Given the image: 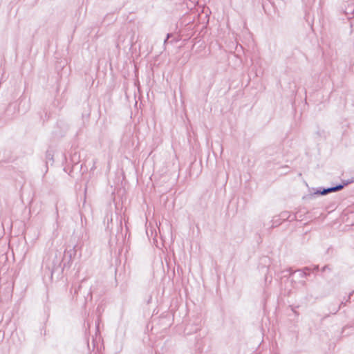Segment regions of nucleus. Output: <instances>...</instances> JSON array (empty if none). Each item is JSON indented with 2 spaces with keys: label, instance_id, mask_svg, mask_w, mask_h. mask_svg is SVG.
Here are the masks:
<instances>
[{
  "label": "nucleus",
  "instance_id": "nucleus-1",
  "mask_svg": "<svg viewBox=\"0 0 354 354\" xmlns=\"http://www.w3.org/2000/svg\"><path fill=\"white\" fill-rule=\"evenodd\" d=\"M75 247L65 250L64 254L57 250H50L45 255L41 266L43 279L52 281L54 274L61 277L65 268H71L76 255Z\"/></svg>",
  "mask_w": 354,
  "mask_h": 354
},
{
  "label": "nucleus",
  "instance_id": "nucleus-2",
  "mask_svg": "<svg viewBox=\"0 0 354 354\" xmlns=\"http://www.w3.org/2000/svg\"><path fill=\"white\" fill-rule=\"evenodd\" d=\"M30 107L29 101H26L24 97H20L19 102L10 103L6 110V113L9 115V113L14 110V113L22 112L25 113L28 111Z\"/></svg>",
  "mask_w": 354,
  "mask_h": 354
},
{
  "label": "nucleus",
  "instance_id": "nucleus-3",
  "mask_svg": "<svg viewBox=\"0 0 354 354\" xmlns=\"http://www.w3.org/2000/svg\"><path fill=\"white\" fill-rule=\"evenodd\" d=\"M348 183H344L337 184L335 186H331L329 187H319L313 194H317L319 196H324L331 192H335L342 189L345 186L347 185Z\"/></svg>",
  "mask_w": 354,
  "mask_h": 354
},
{
  "label": "nucleus",
  "instance_id": "nucleus-4",
  "mask_svg": "<svg viewBox=\"0 0 354 354\" xmlns=\"http://www.w3.org/2000/svg\"><path fill=\"white\" fill-rule=\"evenodd\" d=\"M310 270H311V267H304L302 269H298L295 271H292L291 270V268H290V269H288L286 270V272H288L289 277H291L292 275H293L294 274L297 272L299 274V277L301 278H303V277H306L308 276L310 274Z\"/></svg>",
  "mask_w": 354,
  "mask_h": 354
},
{
  "label": "nucleus",
  "instance_id": "nucleus-5",
  "mask_svg": "<svg viewBox=\"0 0 354 354\" xmlns=\"http://www.w3.org/2000/svg\"><path fill=\"white\" fill-rule=\"evenodd\" d=\"M279 219L281 221H295L297 219V216L295 214H292L289 212L284 211V212H282L279 215Z\"/></svg>",
  "mask_w": 354,
  "mask_h": 354
},
{
  "label": "nucleus",
  "instance_id": "nucleus-6",
  "mask_svg": "<svg viewBox=\"0 0 354 354\" xmlns=\"http://www.w3.org/2000/svg\"><path fill=\"white\" fill-rule=\"evenodd\" d=\"M200 326L198 324H196L194 325V328L192 330L189 328V326H187L185 328V331L187 333V335L191 334L192 332H197L200 330Z\"/></svg>",
  "mask_w": 354,
  "mask_h": 354
},
{
  "label": "nucleus",
  "instance_id": "nucleus-7",
  "mask_svg": "<svg viewBox=\"0 0 354 354\" xmlns=\"http://www.w3.org/2000/svg\"><path fill=\"white\" fill-rule=\"evenodd\" d=\"M85 291L86 292V295H85L84 294L83 297H84V301H85V303H86V302H87V301H88V300H90V301H91V300L92 299V291H91V288H88H88H86V289H85Z\"/></svg>",
  "mask_w": 354,
  "mask_h": 354
},
{
  "label": "nucleus",
  "instance_id": "nucleus-8",
  "mask_svg": "<svg viewBox=\"0 0 354 354\" xmlns=\"http://www.w3.org/2000/svg\"><path fill=\"white\" fill-rule=\"evenodd\" d=\"M83 289V286L82 284L79 285L77 287H75L74 288V293L73 295V298H75V299H77L79 292H81Z\"/></svg>",
  "mask_w": 354,
  "mask_h": 354
},
{
  "label": "nucleus",
  "instance_id": "nucleus-9",
  "mask_svg": "<svg viewBox=\"0 0 354 354\" xmlns=\"http://www.w3.org/2000/svg\"><path fill=\"white\" fill-rule=\"evenodd\" d=\"M198 0H183V2L187 5V8H192V6H194Z\"/></svg>",
  "mask_w": 354,
  "mask_h": 354
},
{
  "label": "nucleus",
  "instance_id": "nucleus-10",
  "mask_svg": "<svg viewBox=\"0 0 354 354\" xmlns=\"http://www.w3.org/2000/svg\"><path fill=\"white\" fill-rule=\"evenodd\" d=\"M46 164L48 163V162L51 161L53 162V154L51 151H47L46 153Z\"/></svg>",
  "mask_w": 354,
  "mask_h": 354
},
{
  "label": "nucleus",
  "instance_id": "nucleus-11",
  "mask_svg": "<svg viewBox=\"0 0 354 354\" xmlns=\"http://www.w3.org/2000/svg\"><path fill=\"white\" fill-rule=\"evenodd\" d=\"M282 221H283L279 219V216L277 217L274 218V219L272 220V227H275L280 225Z\"/></svg>",
  "mask_w": 354,
  "mask_h": 354
},
{
  "label": "nucleus",
  "instance_id": "nucleus-12",
  "mask_svg": "<svg viewBox=\"0 0 354 354\" xmlns=\"http://www.w3.org/2000/svg\"><path fill=\"white\" fill-rule=\"evenodd\" d=\"M346 302H348L347 301L346 302H344V301H342L340 303V304L339 305V306L335 309V310H334V312L332 313L333 315H335L339 310L340 308L342 307V306H346Z\"/></svg>",
  "mask_w": 354,
  "mask_h": 354
},
{
  "label": "nucleus",
  "instance_id": "nucleus-13",
  "mask_svg": "<svg viewBox=\"0 0 354 354\" xmlns=\"http://www.w3.org/2000/svg\"><path fill=\"white\" fill-rule=\"evenodd\" d=\"M318 270H319V266H314L313 268H311L310 272L317 271Z\"/></svg>",
  "mask_w": 354,
  "mask_h": 354
},
{
  "label": "nucleus",
  "instance_id": "nucleus-14",
  "mask_svg": "<svg viewBox=\"0 0 354 354\" xmlns=\"http://www.w3.org/2000/svg\"><path fill=\"white\" fill-rule=\"evenodd\" d=\"M347 327H354V324H349V325H347V326H344V327L343 328V329H342V333H344V332L345 328H347Z\"/></svg>",
  "mask_w": 354,
  "mask_h": 354
},
{
  "label": "nucleus",
  "instance_id": "nucleus-15",
  "mask_svg": "<svg viewBox=\"0 0 354 354\" xmlns=\"http://www.w3.org/2000/svg\"><path fill=\"white\" fill-rule=\"evenodd\" d=\"M353 182H354V178H352V179H351V180H346V181H343V183H347V185H348V184H350V183H353Z\"/></svg>",
  "mask_w": 354,
  "mask_h": 354
},
{
  "label": "nucleus",
  "instance_id": "nucleus-16",
  "mask_svg": "<svg viewBox=\"0 0 354 354\" xmlns=\"http://www.w3.org/2000/svg\"><path fill=\"white\" fill-rule=\"evenodd\" d=\"M353 293H354V290H353V291H352L351 292H350V294H349V295H348V299H347V301H350V299H351V296L353 295Z\"/></svg>",
  "mask_w": 354,
  "mask_h": 354
},
{
  "label": "nucleus",
  "instance_id": "nucleus-17",
  "mask_svg": "<svg viewBox=\"0 0 354 354\" xmlns=\"http://www.w3.org/2000/svg\"><path fill=\"white\" fill-rule=\"evenodd\" d=\"M151 300H152V296H151V295H149V298H148V299H147V303L148 304H150V303H151Z\"/></svg>",
  "mask_w": 354,
  "mask_h": 354
},
{
  "label": "nucleus",
  "instance_id": "nucleus-18",
  "mask_svg": "<svg viewBox=\"0 0 354 354\" xmlns=\"http://www.w3.org/2000/svg\"><path fill=\"white\" fill-rule=\"evenodd\" d=\"M327 269H329V268H328V266H324L322 268V272H325Z\"/></svg>",
  "mask_w": 354,
  "mask_h": 354
},
{
  "label": "nucleus",
  "instance_id": "nucleus-19",
  "mask_svg": "<svg viewBox=\"0 0 354 354\" xmlns=\"http://www.w3.org/2000/svg\"><path fill=\"white\" fill-rule=\"evenodd\" d=\"M172 37V34H171V33H168V34L167 35V37H166V38H167V39H169V38H170V37Z\"/></svg>",
  "mask_w": 354,
  "mask_h": 354
},
{
  "label": "nucleus",
  "instance_id": "nucleus-20",
  "mask_svg": "<svg viewBox=\"0 0 354 354\" xmlns=\"http://www.w3.org/2000/svg\"><path fill=\"white\" fill-rule=\"evenodd\" d=\"M168 42V39L166 38L165 40H164V44H167Z\"/></svg>",
  "mask_w": 354,
  "mask_h": 354
},
{
  "label": "nucleus",
  "instance_id": "nucleus-21",
  "mask_svg": "<svg viewBox=\"0 0 354 354\" xmlns=\"http://www.w3.org/2000/svg\"><path fill=\"white\" fill-rule=\"evenodd\" d=\"M337 308H333V310H331L330 313L332 314L333 312H334V310H335Z\"/></svg>",
  "mask_w": 354,
  "mask_h": 354
}]
</instances>
